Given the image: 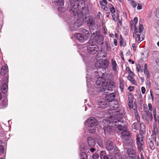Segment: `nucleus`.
<instances>
[{"instance_id":"obj_53","label":"nucleus","mask_w":159,"mask_h":159,"mask_svg":"<svg viewBox=\"0 0 159 159\" xmlns=\"http://www.w3.org/2000/svg\"><path fill=\"white\" fill-rule=\"evenodd\" d=\"M0 151L2 153H3L4 152V147L2 145H0Z\"/></svg>"},{"instance_id":"obj_25","label":"nucleus","mask_w":159,"mask_h":159,"mask_svg":"<svg viewBox=\"0 0 159 159\" xmlns=\"http://www.w3.org/2000/svg\"><path fill=\"white\" fill-rule=\"evenodd\" d=\"M134 75H129L128 76V80L130 81L133 84H136V82L134 78H133V76H134Z\"/></svg>"},{"instance_id":"obj_7","label":"nucleus","mask_w":159,"mask_h":159,"mask_svg":"<svg viewBox=\"0 0 159 159\" xmlns=\"http://www.w3.org/2000/svg\"><path fill=\"white\" fill-rule=\"evenodd\" d=\"M115 97V94L114 93H113L107 95L106 96V99L108 103L109 102H114Z\"/></svg>"},{"instance_id":"obj_57","label":"nucleus","mask_w":159,"mask_h":159,"mask_svg":"<svg viewBox=\"0 0 159 159\" xmlns=\"http://www.w3.org/2000/svg\"><path fill=\"white\" fill-rule=\"evenodd\" d=\"M134 22L135 24H137L138 22L137 18L136 17H135L134 19Z\"/></svg>"},{"instance_id":"obj_15","label":"nucleus","mask_w":159,"mask_h":159,"mask_svg":"<svg viewBox=\"0 0 159 159\" xmlns=\"http://www.w3.org/2000/svg\"><path fill=\"white\" fill-rule=\"evenodd\" d=\"M82 9L81 11H80V16H82L84 14L86 15L89 12V7L87 5L85 6L84 7H82Z\"/></svg>"},{"instance_id":"obj_52","label":"nucleus","mask_w":159,"mask_h":159,"mask_svg":"<svg viewBox=\"0 0 159 159\" xmlns=\"http://www.w3.org/2000/svg\"><path fill=\"white\" fill-rule=\"evenodd\" d=\"M115 159H120V157L118 154H115Z\"/></svg>"},{"instance_id":"obj_30","label":"nucleus","mask_w":159,"mask_h":159,"mask_svg":"<svg viewBox=\"0 0 159 159\" xmlns=\"http://www.w3.org/2000/svg\"><path fill=\"white\" fill-rule=\"evenodd\" d=\"M7 66H5L2 67L1 70V72L4 74H6L7 71Z\"/></svg>"},{"instance_id":"obj_26","label":"nucleus","mask_w":159,"mask_h":159,"mask_svg":"<svg viewBox=\"0 0 159 159\" xmlns=\"http://www.w3.org/2000/svg\"><path fill=\"white\" fill-rule=\"evenodd\" d=\"M128 98L129 102V107H131V106H130V105L132 104L133 101V95L130 93H129V94L128 95Z\"/></svg>"},{"instance_id":"obj_3","label":"nucleus","mask_w":159,"mask_h":159,"mask_svg":"<svg viewBox=\"0 0 159 159\" xmlns=\"http://www.w3.org/2000/svg\"><path fill=\"white\" fill-rule=\"evenodd\" d=\"M108 65V62L106 60H103L101 61H96L95 63V66L98 68V71H99V72H101V70H99L101 69L103 71V70L106 69Z\"/></svg>"},{"instance_id":"obj_46","label":"nucleus","mask_w":159,"mask_h":159,"mask_svg":"<svg viewBox=\"0 0 159 159\" xmlns=\"http://www.w3.org/2000/svg\"><path fill=\"white\" fill-rule=\"evenodd\" d=\"M142 55V57L143 58H146V57H147L148 54V53H146V52H145V53H141Z\"/></svg>"},{"instance_id":"obj_60","label":"nucleus","mask_w":159,"mask_h":159,"mask_svg":"<svg viewBox=\"0 0 159 159\" xmlns=\"http://www.w3.org/2000/svg\"><path fill=\"white\" fill-rule=\"evenodd\" d=\"M95 150L96 149L95 148H91L90 149V151L92 152H93L95 151Z\"/></svg>"},{"instance_id":"obj_18","label":"nucleus","mask_w":159,"mask_h":159,"mask_svg":"<svg viewBox=\"0 0 159 159\" xmlns=\"http://www.w3.org/2000/svg\"><path fill=\"white\" fill-rule=\"evenodd\" d=\"M127 152L130 157L133 158L135 155V151L133 148H128L127 150Z\"/></svg>"},{"instance_id":"obj_58","label":"nucleus","mask_w":159,"mask_h":159,"mask_svg":"<svg viewBox=\"0 0 159 159\" xmlns=\"http://www.w3.org/2000/svg\"><path fill=\"white\" fill-rule=\"evenodd\" d=\"M103 31H104V33L105 34H107V29L104 27V26H103Z\"/></svg>"},{"instance_id":"obj_50","label":"nucleus","mask_w":159,"mask_h":159,"mask_svg":"<svg viewBox=\"0 0 159 159\" xmlns=\"http://www.w3.org/2000/svg\"><path fill=\"white\" fill-rule=\"evenodd\" d=\"M138 6L137 7V9L138 10H140L142 9V5L141 4L138 3Z\"/></svg>"},{"instance_id":"obj_2","label":"nucleus","mask_w":159,"mask_h":159,"mask_svg":"<svg viewBox=\"0 0 159 159\" xmlns=\"http://www.w3.org/2000/svg\"><path fill=\"white\" fill-rule=\"evenodd\" d=\"M87 122L89 124L87 129L89 132L94 133L96 131L95 126L97 125V121L94 117H91L87 120Z\"/></svg>"},{"instance_id":"obj_9","label":"nucleus","mask_w":159,"mask_h":159,"mask_svg":"<svg viewBox=\"0 0 159 159\" xmlns=\"http://www.w3.org/2000/svg\"><path fill=\"white\" fill-rule=\"evenodd\" d=\"M99 4L101 6V8L105 11L108 10V8L107 7V2L106 0H102L99 2Z\"/></svg>"},{"instance_id":"obj_13","label":"nucleus","mask_w":159,"mask_h":159,"mask_svg":"<svg viewBox=\"0 0 159 159\" xmlns=\"http://www.w3.org/2000/svg\"><path fill=\"white\" fill-rule=\"evenodd\" d=\"M95 38L97 39V42L99 44H102L103 43V37L102 35H96Z\"/></svg>"},{"instance_id":"obj_14","label":"nucleus","mask_w":159,"mask_h":159,"mask_svg":"<svg viewBox=\"0 0 159 159\" xmlns=\"http://www.w3.org/2000/svg\"><path fill=\"white\" fill-rule=\"evenodd\" d=\"M148 108L149 110L150 111H153V115L155 119H156V108L154 107H153L152 104L150 103L148 104Z\"/></svg>"},{"instance_id":"obj_54","label":"nucleus","mask_w":159,"mask_h":159,"mask_svg":"<svg viewBox=\"0 0 159 159\" xmlns=\"http://www.w3.org/2000/svg\"><path fill=\"white\" fill-rule=\"evenodd\" d=\"M157 52L156 51H153L152 53V56L153 57L157 56Z\"/></svg>"},{"instance_id":"obj_6","label":"nucleus","mask_w":159,"mask_h":159,"mask_svg":"<svg viewBox=\"0 0 159 159\" xmlns=\"http://www.w3.org/2000/svg\"><path fill=\"white\" fill-rule=\"evenodd\" d=\"M144 114L145 115V117H144L145 115H143L142 116V117L143 118H145V120L146 121L147 123L148 124H149V121L148 117L150 120H152V113L151 112H150L148 110L147 108H146V110H145V109L144 108Z\"/></svg>"},{"instance_id":"obj_47","label":"nucleus","mask_w":159,"mask_h":159,"mask_svg":"<svg viewBox=\"0 0 159 159\" xmlns=\"http://www.w3.org/2000/svg\"><path fill=\"white\" fill-rule=\"evenodd\" d=\"M82 20H81L80 21V22L79 23V24H78V20H77V21H76L75 22V25H76L77 26H80L82 24Z\"/></svg>"},{"instance_id":"obj_35","label":"nucleus","mask_w":159,"mask_h":159,"mask_svg":"<svg viewBox=\"0 0 159 159\" xmlns=\"http://www.w3.org/2000/svg\"><path fill=\"white\" fill-rule=\"evenodd\" d=\"M112 16L114 20L116 21L118 19V16L117 13H115L112 14Z\"/></svg>"},{"instance_id":"obj_28","label":"nucleus","mask_w":159,"mask_h":159,"mask_svg":"<svg viewBox=\"0 0 159 159\" xmlns=\"http://www.w3.org/2000/svg\"><path fill=\"white\" fill-rule=\"evenodd\" d=\"M81 2V3H82V1H81V0H75V3L76 4H74L73 7L74 8H78V9H79V6H80V2Z\"/></svg>"},{"instance_id":"obj_38","label":"nucleus","mask_w":159,"mask_h":159,"mask_svg":"<svg viewBox=\"0 0 159 159\" xmlns=\"http://www.w3.org/2000/svg\"><path fill=\"white\" fill-rule=\"evenodd\" d=\"M139 125L136 123H134L132 125V127L134 129L136 130L138 129Z\"/></svg>"},{"instance_id":"obj_27","label":"nucleus","mask_w":159,"mask_h":159,"mask_svg":"<svg viewBox=\"0 0 159 159\" xmlns=\"http://www.w3.org/2000/svg\"><path fill=\"white\" fill-rule=\"evenodd\" d=\"M107 103L105 101H101L99 103V107H101L102 108H104L107 107Z\"/></svg>"},{"instance_id":"obj_5","label":"nucleus","mask_w":159,"mask_h":159,"mask_svg":"<svg viewBox=\"0 0 159 159\" xmlns=\"http://www.w3.org/2000/svg\"><path fill=\"white\" fill-rule=\"evenodd\" d=\"M98 47L95 45H90L87 47L88 52L90 54H94L98 50Z\"/></svg>"},{"instance_id":"obj_4","label":"nucleus","mask_w":159,"mask_h":159,"mask_svg":"<svg viewBox=\"0 0 159 159\" xmlns=\"http://www.w3.org/2000/svg\"><path fill=\"white\" fill-rule=\"evenodd\" d=\"M143 137L141 134H139L137 135V143L138 146L139 151L141 153L143 152V146L144 143L143 141Z\"/></svg>"},{"instance_id":"obj_17","label":"nucleus","mask_w":159,"mask_h":159,"mask_svg":"<svg viewBox=\"0 0 159 159\" xmlns=\"http://www.w3.org/2000/svg\"><path fill=\"white\" fill-rule=\"evenodd\" d=\"M106 148L108 151L112 150L114 148L112 143L111 141H108L106 144Z\"/></svg>"},{"instance_id":"obj_31","label":"nucleus","mask_w":159,"mask_h":159,"mask_svg":"<svg viewBox=\"0 0 159 159\" xmlns=\"http://www.w3.org/2000/svg\"><path fill=\"white\" fill-rule=\"evenodd\" d=\"M134 114L135 116V117L136 118V120L137 121H139L140 120V117L139 115V113L138 112V111L136 109H134Z\"/></svg>"},{"instance_id":"obj_63","label":"nucleus","mask_w":159,"mask_h":159,"mask_svg":"<svg viewBox=\"0 0 159 159\" xmlns=\"http://www.w3.org/2000/svg\"><path fill=\"white\" fill-rule=\"evenodd\" d=\"M2 103H4V104H3L4 106H6L7 104V101H3L2 102Z\"/></svg>"},{"instance_id":"obj_43","label":"nucleus","mask_w":159,"mask_h":159,"mask_svg":"<svg viewBox=\"0 0 159 159\" xmlns=\"http://www.w3.org/2000/svg\"><path fill=\"white\" fill-rule=\"evenodd\" d=\"M139 33L141 34L143 31V28L142 25H140L139 26Z\"/></svg>"},{"instance_id":"obj_12","label":"nucleus","mask_w":159,"mask_h":159,"mask_svg":"<svg viewBox=\"0 0 159 159\" xmlns=\"http://www.w3.org/2000/svg\"><path fill=\"white\" fill-rule=\"evenodd\" d=\"M74 36L75 38L81 42H83L84 40V37L81 34L79 33L75 34L74 35Z\"/></svg>"},{"instance_id":"obj_22","label":"nucleus","mask_w":159,"mask_h":159,"mask_svg":"<svg viewBox=\"0 0 159 159\" xmlns=\"http://www.w3.org/2000/svg\"><path fill=\"white\" fill-rule=\"evenodd\" d=\"M54 2L56 5L60 7L63 6L64 5L63 0H54Z\"/></svg>"},{"instance_id":"obj_51","label":"nucleus","mask_w":159,"mask_h":159,"mask_svg":"<svg viewBox=\"0 0 159 159\" xmlns=\"http://www.w3.org/2000/svg\"><path fill=\"white\" fill-rule=\"evenodd\" d=\"M141 90L142 93L143 94H144L146 92V89L145 88L143 87H142L141 88Z\"/></svg>"},{"instance_id":"obj_62","label":"nucleus","mask_w":159,"mask_h":159,"mask_svg":"<svg viewBox=\"0 0 159 159\" xmlns=\"http://www.w3.org/2000/svg\"><path fill=\"white\" fill-rule=\"evenodd\" d=\"M107 50L108 51H110L111 50V48L108 45H106Z\"/></svg>"},{"instance_id":"obj_24","label":"nucleus","mask_w":159,"mask_h":159,"mask_svg":"<svg viewBox=\"0 0 159 159\" xmlns=\"http://www.w3.org/2000/svg\"><path fill=\"white\" fill-rule=\"evenodd\" d=\"M82 32L84 34L85 39H88L89 37V31L85 29H83L82 30Z\"/></svg>"},{"instance_id":"obj_49","label":"nucleus","mask_w":159,"mask_h":159,"mask_svg":"<svg viewBox=\"0 0 159 159\" xmlns=\"http://www.w3.org/2000/svg\"><path fill=\"white\" fill-rule=\"evenodd\" d=\"M106 152L105 151H102L100 153V156L101 157L104 156V155H106Z\"/></svg>"},{"instance_id":"obj_32","label":"nucleus","mask_w":159,"mask_h":159,"mask_svg":"<svg viewBox=\"0 0 159 159\" xmlns=\"http://www.w3.org/2000/svg\"><path fill=\"white\" fill-rule=\"evenodd\" d=\"M125 71L126 72L128 73L129 75H134V74L133 72H132L130 70L129 66L126 67Z\"/></svg>"},{"instance_id":"obj_21","label":"nucleus","mask_w":159,"mask_h":159,"mask_svg":"<svg viewBox=\"0 0 159 159\" xmlns=\"http://www.w3.org/2000/svg\"><path fill=\"white\" fill-rule=\"evenodd\" d=\"M136 35V36L135 37V39L136 42L142 41L144 39V36L143 35L141 36L140 37L141 34H137Z\"/></svg>"},{"instance_id":"obj_36","label":"nucleus","mask_w":159,"mask_h":159,"mask_svg":"<svg viewBox=\"0 0 159 159\" xmlns=\"http://www.w3.org/2000/svg\"><path fill=\"white\" fill-rule=\"evenodd\" d=\"M73 13L74 14V16H76L77 15V16H81L80 14V11H78L77 10H72Z\"/></svg>"},{"instance_id":"obj_19","label":"nucleus","mask_w":159,"mask_h":159,"mask_svg":"<svg viewBox=\"0 0 159 159\" xmlns=\"http://www.w3.org/2000/svg\"><path fill=\"white\" fill-rule=\"evenodd\" d=\"M88 143L89 147L93 146L95 144L94 139L91 137H89L87 138Z\"/></svg>"},{"instance_id":"obj_55","label":"nucleus","mask_w":159,"mask_h":159,"mask_svg":"<svg viewBox=\"0 0 159 159\" xmlns=\"http://www.w3.org/2000/svg\"><path fill=\"white\" fill-rule=\"evenodd\" d=\"M113 43L115 46H116L117 45V44H118L117 41L116 39H114Z\"/></svg>"},{"instance_id":"obj_16","label":"nucleus","mask_w":159,"mask_h":159,"mask_svg":"<svg viewBox=\"0 0 159 159\" xmlns=\"http://www.w3.org/2000/svg\"><path fill=\"white\" fill-rule=\"evenodd\" d=\"M113 126V125H108L104 127V130L105 134L111 133L112 132V127L111 126Z\"/></svg>"},{"instance_id":"obj_33","label":"nucleus","mask_w":159,"mask_h":159,"mask_svg":"<svg viewBox=\"0 0 159 159\" xmlns=\"http://www.w3.org/2000/svg\"><path fill=\"white\" fill-rule=\"evenodd\" d=\"M80 159H87L88 157L86 153L85 152H82L80 153Z\"/></svg>"},{"instance_id":"obj_59","label":"nucleus","mask_w":159,"mask_h":159,"mask_svg":"<svg viewBox=\"0 0 159 159\" xmlns=\"http://www.w3.org/2000/svg\"><path fill=\"white\" fill-rule=\"evenodd\" d=\"M102 157L103 159H109V157L107 155H104Z\"/></svg>"},{"instance_id":"obj_42","label":"nucleus","mask_w":159,"mask_h":159,"mask_svg":"<svg viewBox=\"0 0 159 159\" xmlns=\"http://www.w3.org/2000/svg\"><path fill=\"white\" fill-rule=\"evenodd\" d=\"M144 73L145 74H147L149 73V72L147 69V66L146 64H145L144 65V68L143 69Z\"/></svg>"},{"instance_id":"obj_11","label":"nucleus","mask_w":159,"mask_h":159,"mask_svg":"<svg viewBox=\"0 0 159 159\" xmlns=\"http://www.w3.org/2000/svg\"><path fill=\"white\" fill-rule=\"evenodd\" d=\"M117 121H119V120L116 118L112 117L110 118L109 120H103V122L105 123L106 122L107 124L109 123L111 124V123L112 124L116 123Z\"/></svg>"},{"instance_id":"obj_45","label":"nucleus","mask_w":159,"mask_h":159,"mask_svg":"<svg viewBox=\"0 0 159 159\" xmlns=\"http://www.w3.org/2000/svg\"><path fill=\"white\" fill-rule=\"evenodd\" d=\"M93 159H98L99 157V155L97 153H94L92 156Z\"/></svg>"},{"instance_id":"obj_1","label":"nucleus","mask_w":159,"mask_h":159,"mask_svg":"<svg viewBox=\"0 0 159 159\" xmlns=\"http://www.w3.org/2000/svg\"><path fill=\"white\" fill-rule=\"evenodd\" d=\"M99 71H97L95 72V75L97 77L99 76L96 81V84L97 85H102L100 88V91L101 92H105L108 93V91H111L115 87V84L114 82L108 80H106L104 78L101 77L102 76L103 73L102 72H99Z\"/></svg>"},{"instance_id":"obj_40","label":"nucleus","mask_w":159,"mask_h":159,"mask_svg":"<svg viewBox=\"0 0 159 159\" xmlns=\"http://www.w3.org/2000/svg\"><path fill=\"white\" fill-rule=\"evenodd\" d=\"M120 46H125V43H124V39L122 37V36L121 35H120Z\"/></svg>"},{"instance_id":"obj_61","label":"nucleus","mask_w":159,"mask_h":159,"mask_svg":"<svg viewBox=\"0 0 159 159\" xmlns=\"http://www.w3.org/2000/svg\"><path fill=\"white\" fill-rule=\"evenodd\" d=\"M152 137L153 138V140L156 142V136L154 134H153V135H152Z\"/></svg>"},{"instance_id":"obj_37","label":"nucleus","mask_w":159,"mask_h":159,"mask_svg":"<svg viewBox=\"0 0 159 159\" xmlns=\"http://www.w3.org/2000/svg\"><path fill=\"white\" fill-rule=\"evenodd\" d=\"M140 130L143 132L145 131V127L144 124L143 123H140Z\"/></svg>"},{"instance_id":"obj_48","label":"nucleus","mask_w":159,"mask_h":159,"mask_svg":"<svg viewBox=\"0 0 159 159\" xmlns=\"http://www.w3.org/2000/svg\"><path fill=\"white\" fill-rule=\"evenodd\" d=\"M136 70L138 72H142V70L141 69V66L140 65H139L136 67Z\"/></svg>"},{"instance_id":"obj_23","label":"nucleus","mask_w":159,"mask_h":159,"mask_svg":"<svg viewBox=\"0 0 159 159\" xmlns=\"http://www.w3.org/2000/svg\"><path fill=\"white\" fill-rule=\"evenodd\" d=\"M8 89V86L6 84H3L2 86L1 87V90L2 92L5 93H7Z\"/></svg>"},{"instance_id":"obj_56","label":"nucleus","mask_w":159,"mask_h":159,"mask_svg":"<svg viewBox=\"0 0 159 159\" xmlns=\"http://www.w3.org/2000/svg\"><path fill=\"white\" fill-rule=\"evenodd\" d=\"M132 47L134 51H135L136 50V45L134 43L132 44Z\"/></svg>"},{"instance_id":"obj_64","label":"nucleus","mask_w":159,"mask_h":159,"mask_svg":"<svg viewBox=\"0 0 159 159\" xmlns=\"http://www.w3.org/2000/svg\"><path fill=\"white\" fill-rule=\"evenodd\" d=\"M110 14V12H106V16L107 17V18H108L109 16V14Z\"/></svg>"},{"instance_id":"obj_41","label":"nucleus","mask_w":159,"mask_h":159,"mask_svg":"<svg viewBox=\"0 0 159 159\" xmlns=\"http://www.w3.org/2000/svg\"><path fill=\"white\" fill-rule=\"evenodd\" d=\"M110 5L112 6L111 7H110V10L112 15V14H114V13H115L116 11L114 7L112 6V5L110 4Z\"/></svg>"},{"instance_id":"obj_20","label":"nucleus","mask_w":159,"mask_h":159,"mask_svg":"<svg viewBox=\"0 0 159 159\" xmlns=\"http://www.w3.org/2000/svg\"><path fill=\"white\" fill-rule=\"evenodd\" d=\"M111 65L112 70L115 71L117 70L118 68V66L116 63V61L113 60L112 59L111 60Z\"/></svg>"},{"instance_id":"obj_39","label":"nucleus","mask_w":159,"mask_h":159,"mask_svg":"<svg viewBox=\"0 0 159 159\" xmlns=\"http://www.w3.org/2000/svg\"><path fill=\"white\" fill-rule=\"evenodd\" d=\"M130 4L131 5L133 6V7L134 8H135L137 5V2H135L134 0H131L130 1Z\"/></svg>"},{"instance_id":"obj_8","label":"nucleus","mask_w":159,"mask_h":159,"mask_svg":"<svg viewBox=\"0 0 159 159\" xmlns=\"http://www.w3.org/2000/svg\"><path fill=\"white\" fill-rule=\"evenodd\" d=\"M120 134V138L122 139H125L126 137H129L130 135V133L127 129V128L122 131Z\"/></svg>"},{"instance_id":"obj_34","label":"nucleus","mask_w":159,"mask_h":159,"mask_svg":"<svg viewBox=\"0 0 159 159\" xmlns=\"http://www.w3.org/2000/svg\"><path fill=\"white\" fill-rule=\"evenodd\" d=\"M149 143V146L150 148L153 150L155 148V146L154 145V143L153 142L152 140L150 141V142Z\"/></svg>"},{"instance_id":"obj_44","label":"nucleus","mask_w":159,"mask_h":159,"mask_svg":"<svg viewBox=\"0 0 159 159\" xmlns=\"http://www.w3.org/2000/svg\"><path fill=\"white\" fill-rule=\"evenodd\" d=\"M119 84H120V88L121 89H123L124 88L123 83L121 80H120V79Z\"/></svg>"},{"instance_id":"obj_10","label":"nucleus","mask_w":159,"mask_h":159,"mask_svg":"<svg viewBox=\"0 0 159 159\" xmlns=\"http://www.w3.org/2000/svg\"><path fill=\"white\" fill-rule=\"evenodd\" d=\"M83 21H85L87 22L88 24L90 25H92L93 24V22L92 20V18L90 16H85L83 19Z\"/></svg>"},{"instance_id":"obj_29","label":"nucleus","mask_w":159,"mask_h":159,"mask_svg":"<svg viewBox=\"0 0 159 159\" xmlns=\"http://www.w3.org/2000/svg\"><path fill=\"white\" fill-rule=\"evenodd\" d=\"M117 128L118 130L122 131L125 130V129H127V127L126 126L120 125H119L117 126Z\"/></svg>"}]
</instances>
